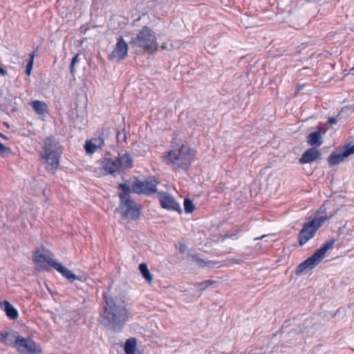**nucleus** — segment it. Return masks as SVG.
I'll list each match as a JSON object with an SVG mask.
<instances>
[{
  "label": "nucleus",
  "instance_id": "obj_1",
  "mask_svg": "<svg viewBox=\"0 0 354 354\" xmlns=\"http://www.w3.org/2000/svg\"><path fill=\"white\" fill-rule=\"evenodd\" d=\"M105 305L100 312L99 322L113 330H120L129 318V313L124 301L109 298L104 293Z\"/></svg>",
  "mask_w": 354,
  "mask_h": 354
},
{
  "label": "nucleus",
  "instance_id": "obj_2",
  "mask_svg": "<svg viewBox=\"0 0 354 354\" xmlns=\"http://www.w3.org/2000/svg\"><path fill=\"white\" fill-rule=\"evenodd\" d=\"M158 183L156 179H152L151 180H147L142 182L134 177V193L142 194L147 196L157 193L158 198L162 208L180 213L182 211L180 206L171 195L165 192H158L156 187Z\"/></svg>",
  "mask_w": 354,
  "mask_h": 354
},
{
  "label": "nucleus",
  "instance_id": "obj_3",
  "mask_svg": "<svg viewBox=\"0 0 354 354\" xmlns=\"http://www.w3.org/2000/svg\"><path fill=\"white\" fill-rule=\"evenodd\" d=\"M32 260L39 269L48 270L50 266L53 267L70 282L79 279L78 277L64 267L61 263L57 262L50 255L41 254L39 250L35 252Z\"/></svg>",
  "mask_w": 354,
  "mask_h": 354
},
{
  "label": "nucleus",
  "instance_id": "obj_4",
  "mask_svg": "<svg viewBox=\"0 0 354 354\" xmlns=\"http://www.w3.org/2000/svg\"><path fill=\"white\" fill-rule=\"evenodd\" d=\"M194 156V151L188 146L182 145L178 149L171 150L167 160L176 169H187Z\"/></svg>",
  "mask_w": 354,
  "mask_h": 354
},
{
  "label": "nucleus",
  "instance_id": "obj_5",
  "mask_svg": "<svg viewBox=\"0 0 354 354\" xmlns=\"http://www.w3.org/2000/svg\"><path fill=\"white\" fill-rule=\"evenodd\" d=\"M336 239H330L326 241L313 255L307 258L304 261L298 265L295 270V274H299L304 272L306 269H313L317 266L324 258L328 250L333 248Z\"/></svg>",
  "mask_w": 354,
  "mask_h": 354
},
{
  "label": "nucleus",
  "instance_id": "obj_6",
  "mask_svg": "<svg viewBox=\"0 0 354 354\" xmlns=\"http://www.w3.org/2000/svg\"><path fill=\"white\" fill-rule=\"evenodd\" d=\"M120 188L122 192L119 194L120 204L117 207L116 211L121 215V223L130 228L129 223L133 219V201L127 199V196L130 193V188L125 184H120Z\"/></svg>",
  "mask_w": 354,
  "mask_h": 354
},
{
  "label": "nucleus",
  "instance_id": "obj_7",
  "mask_svg": "<svg viewBox=\"0 0 354 354\" xmlns=\"http://www.w3.org/2000/svg\"><path fill=\"white\" fill-rule=\"evenodd\" d=\"M325 220L326 216H319L305 223L297 236V240L299 245H304L310 239H311L315 236L319 228L322 227Z\"/></svg>",
  "mask_w": 354,
  "mask_h": 354
},
{
  "label": "nucleus",
  "instance_id": "obj_8",
  "mask_svg": "<svg viewBox=\"0 0 354 354\" xmlns=\"http://www.w3.org/2000/svg\"><path fill=\"white\" fill-rule=\"evenodd\" d=\"M136 42L145 53L153 54L158 49L156 36L152 30L145 26L136 37Z\"/></svg>",
  "mask_w": 354,
  "mask_h": 354
},
{
  "label": "nucleus",
  "instance_id": "obj_9",
  "mask_svg": "<svg viewBox=\"0 0 354 354\" xmlns=\"http://www.w3.org/2000/svg\"><path fill=\"white\" fill-rule=\"evenodd\" d=\"M15 346L20 353L37 354L41 353V348L30 338L17 336Z\"/></svg>",
  "mask_w": 354,
  "mask_h": 354
},
{
  "label": "nucleus",
  "instance_id": "obj_10",
  "mask_svg": "<svg viewBox=\"0 0 354 354\" xmlns=\"http://www.w3.org/2000/svg\"><path fill=\"white\" fill-rule=\"evenodd\" d=\"M354 153V145L347 144L337 152H333L328 158V164L335 166L343 162L345 158Z\"/></svg>",
  "mask_w": 354,
  "mask_h": 354
},
{
  "label": "nucleus",
  "instance_id": "obj_11",
  "mask_svg": "<svg viewBox=\"0 0 354 354\" xmlns=\"http://www.w3.org/2000/svg\"><path fill=\"white\" fill-rule=\"evenodd\" d=\"M128 52V45L120 37L118 39L114 49L108 58L111 61H120L126 57Z\"/></svg>",
  "mask_w": 354,
  "mask_h": 354
},
{
  "label": "nucleus",
  "instance_id": "obj_12",
  "mask_svg": "<svg viewBox=\"0 0 354 354\" xmlns=\"http://www.w3.org/2000/svg\"><path fill=\"white\" fill-rule=\"evenodd\" d=\"M60 153H53L41 155L45 160L46 169L50 174H55L59 167Z\"/></svg>",
  "mask_w": 354,
  "mask_h": 354
},
{
  "label": "nucleus",
  "instance_id": "obj_13",
  "mask_svg": "<svg viewBox=\"0 0 354 354\" xmlns=\"http://www.w3.org/2000/svg\"><path fill=\"white\" fill-rule=\"evenodd\" d=\"M101 166L102 169L104 170V174H111L114 175L115 174L121 172L119 167L117 164V160L113 159V158H103L101 160ZM95 172L98 174L101 175L102 174L100 172H98L97 169L95 171Z\"/></svg>",
  "mask_w": 354,
  "mask_h": 354
},
{
  "label": "nucleus",
  "instance_id": "obj_14",
  "mask_svg": "<svg viewBox=\"0 0 354 354\" xmlns=\"http://www.w3.org/2000/svg\"><path fill=\"white\" fill-rule=\"evenodd\" d=\"M320 151L316 147H311L304 152L299 159L300 164L310 163L320 158Z\"/></svg>",
  "mask_w": 354,
  "mask_h": 354
},
{
  "label": "nucleus",
  "instance_id": "obj_15",
  "mask_svg": "<svg viewBox=\"0 0 354 354\" xmlns=\"http://www.w3.org/2000/svg\"><path fill=\"white\" fill-rule=\"evenodd\" d=\"M60 152L58 150V143L53 137L47 138L42 147L41 155Z\"/></svg>",
  "mask_w": 354,
  "mask_h": 354
},
{
  "label": "nucleus",
  "instance_id": "obj_16",
  "mask_svg": "<svg viewBox=\"0 0 354 354\" xmlns=\"http://www.w3.org/2000/svg\"><path fill=\"white\" fill-rule=\"evenodd\" d=\"M306 141L310 146H315V147H319L323 143L322 136V129L319 127L317 131L309 133L306 138Z\"/></svg>",
  "mask_w": 354,
  "mask_h": 354
},
{
  "label": "nucleus",
  "instance_id": "obj_17",
  "mask_svg": "<svg viewBox=\"0 0 354 354\" xmlns=\"http://www.w3.org/2000/svg\"><path fill=\"white\" fill-rule=\"evenodd\" d=\"M0 305L3 307L6 315L11 319H16L19 315L17 309L8 301H0Z\"/></svg>",
  "mask_w": 354,
  "mask_h": 354
},
{
  "label": "nucleus",
  "instance_id": "obj_18",
  "mask_svg": "<svg viewBox=\"0 0 354 354\" xmlns=\"http://www.w3.org/2000/svg\"><path fill=\"white\" fill-rule=\"evenodd\" d=\"M115 160H117V164L120 166V171L131 167V158L129 153H124L119 158H115Z\"/></svg>",
  "mask_w": 354,
  "mask_h": 354
},
{
  "label": "nucleus",
  "instance_id": "obj_19",
  "mask_svg": "<svg viewBox=\"0 0 354 354\" xmlns=\"http://www.w3.org/2000/svg\"><path fill=\"white\" fill-rule=\"evenodd\" d=\"M102 145V140L97 139H93L87 140L85 144V149L88 153H93L97 149L100 148Z\"/></svg>",
  "mask_w": 354,
  "mask_h": 354
},
{
  "label": "nucleus",
  "instance_id": "obj_20",
  "mask_svg": "<svg viewBox=\"0 0 354 354\" xmlns=\"http://www.w3.org/2000/svg\"><path fill=\"white\" fill-rule=\"evenodd\" d=\"M139 271L142 275V277L145 279V280L149 283H151L153 281V275L150 272L148 266L146 263H142L139 265Z\"/></svg>",
  "mask_w": 354,
  "mask_h": 354
},
{
  "label": "nucleus",
  "instance_id": "obj_21",
  "mask_svg": "<svg viewBox=\"0 0 354 354\" xmlns=\"http://www.w3.org/2000/svg\"><path fill=\"white\" fill-rule=\"evenodd\" d=\"M31 106L37 114L43 115L46 111L47 105L44 102L35 100L31 103Z\"/></svg>",
  "mask_w": 354,
  "mask_h": 354
},
{
  "label": "nucleus",
  "instance_id": "obj_22",
  "mask_svg": "<svg viewBox=\"0 0 354 354\" xmlns=\"http://www.w3.org/2000/svg\"><path fill=\"white\" fill-rule=\"evenodd\" d=\"M184 208L186 213H192L195 209V205L188 198L184 200Z\"/></svg>",
  "mask_w": 354,
  "mask_h": 354
},
{
  "label": "nucleus",
  "instance_id": "obj_23",
  "mask_svg": "<svg viewBox=\"0 0 354 354\" xmlns=\"http://www.w3.org/2000/svg\"><path fill=\"white\" fill-rule=\"evenodd\" d=\"M124 351L126 354H133V337L127 340L124 345Z\"/></svg>",
  "mask_w": 354,
  "mask_h": 354
},
{
  "label": "nucleus",
  "instance_id": "obj_24",
  "mask_svg": "<svg viewBox=\"0 0 354 354\" xmlns=\"http://www.w3.org/2000/svg\"><path fill=\"white\" fill-rule=\"evenodd\" d=\"M215 282L212 280H206L201 283H197L196 286L200 291L205 290L207 288L214 284Z\"/></svg>",
  "mask_w": 354,
  "mask_h": 354
},
{
  "label": "nucleus",
  "instance_id": "obj_25",
  "mask_svg": "<svg viewBox=\"0 0 354 354\" xmlns=\"http://www.w3.org/2000/svg\"><path fill=\"white\" fill-rule=\"evenodd\" d=\"M79 54H76L72 59V61H71V66H70V71H71V73L74 75H75V64H77V62H79Z\"/></svg>",
  "mask_w": 354,
  "mask_h": 354
},
{
  "label": "nucleus",
  "instance_id": "obj_26",
  "mask_svg": "<svg viewBox=\"0 0 354 354\" xmlns=\"http://www.w3.org/2000/svg\"><path fill=\"white\" fill-rule=\"evenodd\" d=\"M33 62H34V53H31L30 55L29 62L26 66V73L28 76L31 73V71L32 69V66H33Z\"/></svg>",
  "mask_w": 354,
  "mask_h": 354
},
{
  "label": "nucleus",
  "instance_id": "obj_27",
  "mask_svg": "<svg viewBox=\"0 0 354 354\" xmlns=\"http://www.w3.org/2000/svg\"><path fill=\"white\" fill-rule=\"evenodd\" d=\"M10 152V148L5 147L2 143L0 142V156H4L6 153Z\"/></svg>",
  "mask_w": 354,
  "mask_h": 354
},
{
  "label": "nucleus",
  "instance_id": "obj_28",
  "mask_svg": "<svg viewBox=\"0 0 354 354\" xmlns=\"http://www.w3.org/2000/svg\"><path fill=\"white\" fill-rule=\"evenodd\" d=\"M117 140L118 142L126 141V135L124 132L118 133L117 135Z\"/></svg>",
  "mask_w": 354,
  "mask_h": 354
},
{
  "label": "nucleus",
  "instance_id": "obj_29",
  "mask_svg": "<svg viewBox=\"0 0 354 354\" xmlns=\"http://www.w3.org/2000/svg\"><path fill=\"white\" fill-rule=\"evenodd\" d=\"M133 211H134V219H136V216L137 214H140V207H139V205H134Z\"/></svg>",
  "mask_w": 354,
  "mask_h": 354
},
{
  "label": "nucleus",
  "instance_id": "obj_30",
  "mask_svg": "<svg viewBox=\"0 0 354 354\" xmlns=\"http://www.w3.org/2000/svg\"><path fill=\"white\" fill-rule=\"evenodd\" d=\"M328 122L329 124H336L337 120L335 118H329Z\"/></svg>",
  "mask_w": 354,
  "mask_h": 354
},
{
  "label": "nucleus",
  "instance_id": "obj_31",
  "mask_svg": "<svg viewBox=\"0 0 354 354\" xmlns=\"http://www.w3.org/2000/svg\"><path fill=\"white\" fill-rule=\"evenodd\" d=\"M6 75H7V71L0 66V75L4 76Z\"/></svg>",
  "mask_w": 354,
  "mask_h": 354
},
{
  "label": "nucleus",
  "instance_id": "obj_32",
  "mask_svg": "<svg viewBox=\"0 0 354 354\" xmlns=\"http://www.w3.org/2000/svg\"><path fill=\"white\" fill-rule=\"evenodd\" d=\"M10 335V334L8 332L1 334V335L3 337L4 339H6V340L9 339Z\"/></svg>",
  "mask_w": 354,
  "mask_h": 354
},
{
  "label": "nucleus",
  "instance_id": "obj_33",
  "mask_svg": "<svg viewBox=\"0 0 354 354\" xmlns=\"http://www.w3.org/2000/svg\"><path fill=\"white\" fill-rule=\"evenodd\" d=\"M136 339L134 338V344H133V346H134V354H140V353H138L137 351V348H136Z\"/></svg>",
  "mask_w": 354,
  "mask_h": 354
},
{
  "label": "nucleus",
  "instance_id": "obj_34",
  "mask_svg": "<svg viewBox=\"0 0 354 354\" xmlns=\"http://www.w3.org/2000/svg\"><path fill=\"white\" fill-rule=\"evenodd\" d=\"M198 262L202 266H206V265H209V263L206 264L205 263V261L203 260H201V259H198Z\"/></svg>",
  "mask_w": 354,
  "mask_h": 354
},
{
  "label": "nucleus",
  "instance_id": "obj_35",
  "mask_svg": "<svg viewBox=\"0 0 354 354\" xmlns=\"http://www.w3.org/2000/svg\"><path fill=\"white\" fill-rule=\"evenodd\" d=\"M266 235H262V236H260V237L254 238V240H255V241H256V240H260V239H263V238H264V237H266Z\"/></svg>",
  "mask_w": 354,
  "mask_h": 354
},
{
  "label": "nucleus",
  "instance_id": "obj_36",
  "mask_svg": "<svg viewBox=\"0 0 354 354\" xmlns=\"http://www.w3.org/2000/svg\"><path fill=\"white\" fill-rule=\"evenodd\" d=\"M0 137L3 138V139H6L7 138L4 135H3L1 133H0Z\"/></svg>",
  "mask_w": 354,
  "mask_h": 354
}]
</instances>
